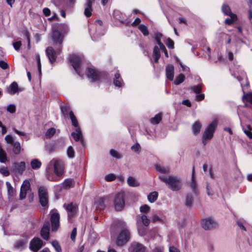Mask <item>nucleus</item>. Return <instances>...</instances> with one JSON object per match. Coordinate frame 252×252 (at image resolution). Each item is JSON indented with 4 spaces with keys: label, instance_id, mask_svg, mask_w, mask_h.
<instances>
[{
    "label": "nucleus",
    "instance_id": "11",
    "mask_svg": "<svg viewBox=\"0 0 252 252\" xmlns=\"http://www.w3.org/2000/svg\"><path fill=\"white\" fill-rule=\"evenodd\" d=\"M26 169V164L24 161L14 163L13 165L12 171L15 174L22 175Z\"/></svg>",
    "mask_w": 252,
    "mask_h": 252
},
{
    "label": "nucleus",
    "instance_id": "5",
    "mask_svg": "<svg viewBox=\"0 0 252 252\" xmlns=\"http://www.w3.org/2000/svg\"><path fill=\"white\" fill-rule=\"evenodd\" d=\"M69 61L76 73L80 76H82L81 74V58L78 56L73 54L70 55Z\"/></svg>",
    "mask_w": 252,
    "mask_h": 252
},
{
    "label": "nucleus",
    "instance_id": "51",
    "mask_svg": "<svg viewBox=\"0 0 252 252\" xmlns=\"http://www.w3.org/2000/svg\"><path fill=\"white\" fill-rule=\"evenodd\" d=\"M131 149L134 152L139 153L140 152L141 147L138 143H136L131 147Z\"/></svg>",
    "mask_w": 252,
    "mask_h": 252
},
{
    "label": "nucleus",
    "instance_id": "50",
    "mask_svg": "<svg viewBox=\"0 0 252 252\" xmlns=\"http://www.w3.org/2000/svg\"><path fill=\"white\" fill-rule=\"evenodd\" d=\"M67 154V156L70 158H72L74 157V151L73 148L71 146H70L68 148Z\"/></svg>",
    "mask_w": 252,
    "mask_h": 252
},
{
    "label": "nucleus",
    "instance_id": "40",
    "mask_svg": "<svg viewBox=\"0 0 252 252\" xmlns=\"http://www.w3.org/2000/svg\"><path fill=\"white\" fill-rule=\"evenodd\" d=\"M138 29L144 36H147L149 35V30L145 25L143 24L140 25Z\"/></svg>",
    "mask_w": 252,
    "mask_h": 252
},
{
    "label": "nucleus",
    "instance_id": "30",
    "mask_svg": "<svg viewBox=\"0 0 252 252\" xmlns=\"http://www.w3.org/2000/svg\"><path fill=\"white\" fill-rule=\"evenodd\" d=\"M162 119V114L159 113L150 119V122L153 125L158 124Z\"/></svg>",
    "mask_w": 252,
    "mask_h": 252
},
{
    "label": "nucleus",
    "instance_id": "39",
    "mask_svg": "<svg viewBox=\"0 0 252 252\" xmlns=\"http://www.w3.org/2000/svg\"><path fill=\"white\" fill-rule=\"evenodd\" d=\"M31 164L32 168L33 169H35L40 168L41 165V163L38 159H34L31 161Z\"/></svg>",
    "mask_w": 252,
    "mask_h": 252
},
{
    "label": "nucleus",
    "instance_id": "28",
    "mask_svg": "<svg viewBox=\"0 0 252 252\" xmlns=\"http://www.w3.org/2000/svg\"><path fill=\"white\" fill-rule=\"evenodd\" d=\"M230 18H226L224 21V23L227 25H232L237 20V15L235 14H231L229 15Z\"/></svg>",
    "mask_w": 252,
    "mask_h": 252
},
{
    "label": "nucleus",
    "instance_id": "55",
    "mask_svg": "<svg viewBox=\"0 0 252 252\" xmlns=\"http://www.w3.org/2000/svg\"><path fill=\"white\" fill-rule=\"evenodd\" d=\"M6 185L7 188V192L9 195H12L13 193V189L9 182H6Z\"/></svg>",
    "mask_w": 252,
    "mask_h": 252
},
{
    "label": "nucleus",
    "instance_id": "22",
    "mask_svg": "<svg viewBox=\"0 0 252 252\" xmlns=\"http://www.w3.org/2000/svg\"><path fill=\"white\" fill-rule=\"evenodd\" d=\"M20 91L18 84L16 82H13L7 89L8 94L13 95Z\"/></svg>",
    "mask_w": 252,
    "mask_h": 252
},
{
    "label": "nucleus",
    "instance_id": "47",
    "mask_svg": "<svg viewBox=\"0 0 252 252\" xmlns=\"http://www.w3.org/2000/svg\"><path fill=\"white\" fill-rule=\"evenodd\" d=\"M166 44L167 46L169 48L173 49L174 48V41L169 37H168L166 42Z\"/></svg>",
    "mask_w": 252,
    "mask_h": 252
},
{
    "label": "nucleus",
    "instance_id": "6",
    "mask_svg": "<svg viewBox=\"0 0 252 252\" xmlns=\"http://www.w3.org/2000/svg\"><path fill=\"white\" fill-rule=\"evenodd\" d=\"M38 197L40 204L42 207H48V193L47 189L44 187H40L38 190Z\"/></svg>",
    "mask_w": 252,
    "mask_h": 252
},
{
    "label": "nucleus",
    "instance_id": "62",
    "mask_svg": "<svg viewBox=\"0 0 252 252\" xmlns=\"http://www.w3.org/2000/svg\"><path fill=\"white\" fill-rule=\"evenodd\" d=\"M205 98V95L203 94H198L196 96L195 99L198 101L203 100Z\"/></svg>",
    "mask_w": 252,
    "mask_h": 252
},
{
    "label": "nucleus",
    "instance_id": "46",
    "mask_svg": "<svg viewBox=\"0 0 252 252\" xmlns=\"http://www.w3.org/2000/svg\"><path fill=\"white\" fill-rule=\"evenodd\" d=\"M126 226L125 223L121 220H118L116 222L114 227L116 229L124 228Z\"/></svg>",
    "mask_w": 252,
    "mask_h": 252
},
{
    "label": "nucleus",
    "instance_id": "29",
    "mask_svg": "<svg viewBox=\"0 0 252 252\" xmlns=\"http://www.w3.org/2000/svg\"><path fill=\"white\" fill-rule=\"evenodd\" d=\"M242 99L244 103H249L252 105V93L244 94Z\"/></svg>",
    "mask_w": 252,
    "mask_h": 252
},
{
    "label": "nucleus",
    "instance_id": "14",
    "mask_svg": "<svg viewBox=\"0 0 252 252\" xmlns=\"http://www.w3.org/2000/svg\"><path fill=\"white\" fill-rule=\"evenodd\" d=\"M96 0H86V3L85 4L84 14L87 17H90L92 16L93 11V4Z\"/></svg>",
    "mask_w": 252,
    "mask_h": 252
},
{
    "label": "nucleus",
    "instance_id": "56",
    "mask_svg": "<svg viewBox=\"0 0 252 252\" xmlns=\"http://www.w3.org/2000/svg\"><path fill=\"white\" fill-rule=\"evenodd\" d=\"M0 67L2 69H6L8 68V64L3 60L0 61Z\"/></svg>",
    "mask_w": 252,
    "mask_h": 252
},
{
    "label": "nucleus",
    "instance_id": "36",
    "mask_svg": "<svg viewBox=\"0 0 252 252\" xmlns=\"http://www.w3.org/2000/svg\"><path fill=\"white\" fill-rule=\"evenodd\" d=\"M193 202V198L191 195L187 194L186 199V206L188 207H190L192 205Z\"/></svg>",
    "mask_w": 252,
    "mask_h": 252
},
{
    "label": "nucleus",
    "instance_id": "34",
    "mask_svg": "<svg viewBox=\"0 0 252 252\" xmlns=\"http://www.w3.org/2000/svg\"><path fill=\"white\" fill-rule=\"evenodd\" d=\"M185 79V76L184 74L181 73L178 75L175 78L174 84L176 85H179L183 83Z\"/></svg>",
    "mask_w": 252,
    "mask_h": 252
},
{
    "label": "nucleus",
    "instance_id": "37",
    "mask_svg": "<svg viewBox=\"0 0 252 252\" xmlns=\"http://www.w3.org/2000/svg\"><path fill=\"white\" fill-rule=\"evenodd\" d=\"M157 171L159 172L160 173L163 174L168 173L170 171V169L169 167H161L159 165L156 164L155 165Z\"/></svg>",
    "mask_w": 252,
    "mask_h": 252
},
{
    "label": "nucleus",
    "instance_id": "44",
    "mask_svg": "<svg viewBox=\"0 0 252 252\" xmlns=\"http://www.w3.org/2000/svg\"><path fill=\"white\" fill-rule=\"evenodd\" d=\"M55 132L56 129L54 128H50L46 131L45 136L46 138H50L55 134Z\"/></svg>",
    "mask_w": 252,
    "mask_h": 252
},
{
    "label": "nucleus",
    "instance_id": "7",
    "mask_svg": "<svg viewBox=\"0 0 252 252\" xmlns=\"http://www.w3.org/2000/svg\"><path fill=\"white\" fill-rule=\"evenodd\" d=\"M130 238V233L126 229H124L118 236L116 244L119 246H122L126 244Z\"/></svg>",
    "mask_w": 252,
    "mask_h": 252
},
{
    "label": "nucleus",
    "instance_id": "49",
    "mask_svg": "<svg viewBox=\"0 0 252 252\" xmlns=\"http://www.w3.org/2000/svg\"><path fill=\"white\" fill-rule=\"evenodd\" d=\"M0 173L4 176H7L10 174L7 168L5 167H1L0 168Z\"/></svg>",
    "mask_w": 252,
    "mask_h": 252
},
{
    "label": "nucleus",
    "instance_id": "17",
    "mask_svg": "<svg viewBox=\"0 0 252 252\" xmlns=\"http://www.w3.org/2000/svg\"><path fill=\"white\" fill-rule=\"evenodd\" d=\"M131 252H145V247L139 243H133L130 247Z\"/></svg>",
    "mask_w": 252,
    "mask_h": 252
},
{
    "label": "nucleus",
    "instance_id": "52",
    "mask_svg": "<svg viewBox=\"0 0 252 252\" xmlns=\"http://www.w3.org/2000/svg\"><path fill=\"white\" fill-rule=\"evenodd\" d=\"M110 153L112 157L116 158H120L121 157L119 153L117 151L114 149H111L110 151Z\"/></svg>",
    "mask_w": 252,
    "mask_h": 252
},
{
    "label": "nucleus",
    "instance_id": "63",
    "mask_svg": "<svg viewBox=\"0 0 252 252\" xmlns=\"http://www.w3.org/2000/svg\"><path fill=\"white\" fill-rule=\"evenodd\" d=\"M61 110H70L71 108L69 104H63L60 106Z\"/></svg>",
    "mask_w": 252,
    "mask_h": 252
},
{
    "label": "nucleus",
    "instance_id": "57",
    "mask_svg": "<svg viewBox=\"0 0 252 252\" xmlns=\"http://www.w3.org/2000/svg\"><path fill=\"white\" fill-rule=\"evenodd\" d=\"M105 179L107 181H112L116 179V176L113 174H110L106 175Z\"/></svg>",
    "mask_w": 252,
    "mask_h": 252
},
{
    "label": "nucleus",
    "instance_id": "15",
    "mask_svg": "<svg viewBox=\"0 0 252 252\" xmlns=\"http://www.w3.org/2000/svg\"><path fill=\"white\" fill-rule=\"evenodd\" d=\"M46 53L51 63H54L56 61L57 55L54 48L51 46L47 47L46 50Z\"/></svg>",
    "mask_w": 252,
    "mask_h": 252
},
{
    "label": "nucleus",
    "instance_id": "20",
    "mask_svg": "<svg viewBox=\"0 0 252 252\" xmlns=\"http://www.w3.org/2000/svg\"><path fill=\"white\" fill-rule=\"evenodd\" d=\"M114 76L115 77L113 79V83L114 85L119 88L122 87L124 84V82L121 76L119 70L116 72Z\"/></svg>",
    "mask_w": 252,
    "mask_h": 252
},
{
    "label": "nucleus",
    "instance_id": "32",
    "mask_svg": "<svg viewBox=\"0 0 252 252\" xmlns=\"http://www.w3.org/2000/svg\"><path fill=\"white\" fill-rule=\"evenodd\" d=\"M12 145L13 153L16 155L19 154L21 150L20 143L19 142H15Z\"/></svg>",
    "mask_w": 252,
    "mask_h": 252
},
{
    "label": "nucleus",
    "instance_id": "10",
    "mask_svg": "<svg viewBox=\"0 0 252 252\" xmlns=\"http://www.w3.org/2000/svg\"><path fill=\"white\" fill-rule=\"evenodd\" d=\"M86 74L88 77L92 79V82H93L99 80L101 77V73L92 68H88Z\"/></svg>",
    "mask_w": 252,
    "mask_h": 252
},
{
    "label": "nucleus",
    "instance_id": "48",
    "mask_svg": "<svg viewBox=\"0 0 252 252\" xmlns=\"http://www.w3.org/2000/svg\"><path fill=\"white\" fill-rule=\"evenodd\" d=\"M52 245L56 250L57 252H62V248L59 243L57 241H54L52 242Z\"/></svg>",
    "mask_w": 252,
    "mask_h": 252
},
{
    "label": "nucleus",
    "instance_id": "24",
    "mask_svg": "<svg viewBox=\"0 0 252 252\" xmlns=\"http://www.w3.org/2000/svg\"><path fill=\"white\" fill-rule=\"evenodd\" d=\"M72 136L76 141H81L83 143L82 134L81 129L79 127H77L75 132H73L71 133Z\"/></svg>",
    "mask_w": 252,
    "mask_h": 252
},
{
    "label": "nucleus",
    "instance_id": "3",
    "mask_svg": "<svg viewBox=\"0 0 252 252\" xmlns=\"http://www.w3.org/2000/svg\"><path fill=\"white\" fill-rule=\"evenodd\" d=\"M159 178L173 191H178L182 188V181L179 178L172 176L166 178L160 176Z\"/></svg>",
    "mask_w": 252,
    "mask_h": 252
},
{
    "label": "nucleus",
    "instance_id": "26",
    "mask_svg": "<svg viewBox=\"0 0 252 252\" xmlns=\"http://www.w3.org/2000/svg\"><path fill=\"white\" fill-rule=\"evenodd\" d=\"M201 127V123L198 121H196L192 126V130L193 134L195 135L198 134L200 131Z\"/></svg>",
    "mask_w": 252,
    "mask_h": 252
},
{
    "label": "nucleus",
    "instance_id": "25",
    "mask_svg": "<svg viewBox=\"0 0 252 252\" xmlns=\"http://www.w3.org/2000/svg\"><path fill=\"white\" fill-rule=\"evenodd\" d=\"M190 186L192 189L194 193L196 194H198V191L197 189V183L195 180L194 177V167H193L192 176H191V182L190 184Z\"/></svg>",
    "mask_w": 252,
    "mask_h": 252
},
{
    "label": "nucleus",
    "instance_id": "19",
    "mask_svg": "<svg viewBox=\"0 0 252 252\" xmlns=\"http://www.w3.org/2000/svg\"><path fill=\"white\" fill-rule=\"evenodd\" d=\"M63 207L70 213V214L68 215V217L73 216L76 213L77 206L72 202L69 204H64Z\"/></svg>",
    "mask_w": 252,
    "mask_h": 252
},
{
    "label": "nucleus",
    "instance_id": "42",
    "mask_svg": "<svg viewBox=\"0 0 252 252\" xmlns=\"http://www.w3.org/2000/svg\"><path fill=\"white\" fill-rule=\"evenodd\" d=\"M190 89L196 94H200L202 89V84L193 86Z\"/></svg>",
    "mask_w": 252,
    "mask_h": 252
},
{
    "label": "nucleus",
    "instance_id": "61",
    "mask_svg": "<svg viewBox=\"0 0 252 252\" xmlns=\"http://www.w3.org/2000/svg\"><path fill=\"white\" fill-rule=\"evenodd\" d=\"M159 47V49L164 53L165 56L166 58H168L169 56L168 52L164 44H163L162 45H160Z\"/></svg>",
    "mask_w": 252,
    "mask_h": 252
},
{
    "label": "nucleus",
    "instance_id": "13",
    "mask_svg": "<svg viewBox=\"0 0 252 252\" xmlns=\"http://www.w3.org/2000/svg\"><path fill=\"white\" fill-rule=\"evenodd\" d=\"M217 223L212 219H204L202 221V226L205 230H209L215 228Z\"/></svg>",
    "mask_w": 252,
    "mask_h": 252
},
{
    "label": "nucleus",
    "instance_id": "9",
    "mask_svg": "<svg viewBox=\"0 0 252 252\" xmlns=\"http://www.w3.org/2000/svg\"><path fill=\"white\" fill-rule=\"evenodd\" d=\"M124 194L119 193L115 195L114 200V207L117 211H121L125 206Z\"/></svg>",
    "mask_w": 252,
    "mask_h": 252
},
{
    "label": "nucleus",
    "instance_id": "33",
    "mask_svg": "<svg viewBox=\"0 0 252 252\" xmlns=\"http://www.w3.org/2000/svg\"><path fill=\"white\" fill-rule=\"evenodd\" d=\"M96 206V208L97 210H101L103 209L105 207L104 205V200L103 198H99L95 203Z\"/></svg>",
    "mask_w": 252,
    "mask_h": 252
},
{
    "label": "nucleus",
    "instance_id": "38",
    "mask_svg": "<svg viewBox=\"0 0 252 252\" xmlns=\"http://www.w3.org/2000/svg\"><path fill=\"white\" fill-rule=\"evenodd\" d=\"M158 196V192L157 191H153L148 195V199L150 202L153 203L157 199Z\"/></svg>",
    "mask_w": 252,
    "mask_h": 252
},
{
    "label": "nucleus",
    "instance_id": "58",
    "mask_svg": "<svg viewBox=\"0 0 252 252\" xmlns=\"http://www.w3.org/2000/svg\"><path fill=\"white\" fill-rule=\"evenodd\" d=\"M141 22V19L139 18H136L134 21L131 24V26L133 27H135L139 25Z\"/></svg>",
    "mask_w": 252,
    "mask_h": 252
},
{
    "label": "nucleus",
    "instance_id": "60",
    "mask_svg": "<svg viewBox=\"0 0 252 252\" xmlns=\"http://www.w3.org/2000/svg\"><path fill=\"white\" fill-rule=\"evenodd\" d=\"M5 140L8 144H12L14 143L13 137L10 135H6L5 137Z\"/></svg>",
    "mask_w": 252,
    "mask_h": 252
},
{
    "label": "nucleus",
    "instance_id": "59",
    "mask_svg": "<svg viewBox=\"0 0 252 252\" xmlns=\"http://www.w3.org/2000/svg\"><path fill=\"white\" fill-rule=\"evenodd\" d=\"M76 234H77V229H76V227H75L72 230L71 234V235H70L71 239L73 242H74L75 240V238H76Z\"/></svg>",
    "mask_w": 252,
    "mask_h": 252
},
{
    "label": "nucleus",
    "instance_id": "64",
    "mask_svg": "<svg viewBox=\"0 0 252 252\" xmlns=\"http://www.w3.org/2000/svg\"><path fill=\"white\" fill-rule=\"evenodd\" d=\"M157 232V230L156 229L154 228L152 229L150 232V238L154 239Z\"/></svg>",
    "mask_w": 252,
    "mask_h": 252
},
{
    "label": "nucleus",
    "instance_id": "53",
    "mask_svg": "<svg viewBox=\"0 0 252 252\" xmlns=\"http://www.w3.org/2000/svg\"><path fill=\"white\" fill-rule=\"evenodd\" d=\"M140 210L142 213H148L150 210V207L147 205H144L140 207Z\"/></svg>",
    "mask_w": 252,
    "mask_h": 252
},
{
    "label": "nucleus",
    "instance_id": "27",
    "mask_svg": "<svg viewBox=\"0 0 252 252\" xmlns=\"http://www.w3.org/2000/svg\"><path fill=\"white\" fill-rule=\"evenodd\" d=\"M137 222H141L145 226L149 225L150 220L147 218L145 215H143L141 217H137Z\"/></svg>",
    "mask_w": 252,
    "mask_h": 252
},
{
    "label": "nucleus",
    "instance_id": "21",
    "mask_svg": "<svg viewBox=\"0 0 252 252\" xmlns=\"http://www.w3.org/2000/svg\"><path fill=\"white\" fill-rule=\"evenodd\" d=\"M174 66L172 64H168L166 67V76L167 78L172 81L174 78Z\"/></svg>",
    "mask_w": 252,
    "mask_h": 252
},
{
    "label": "nucleus",
    "instance_id": "8",
    "mask_svg": "<svg viewBox=\"0 0 252 252\" xmlns=\"http://www.w3.org/2000/svg\"><path fill=\"white\" fill-rule=\"evenodd\" d=\"M50 220L52 230L56 231L60 226V215L56 210H53L50 212Z\"/></svg>",
    "mask_w": 252,
    "mask_h": 252
},
{
    "label": "nucleus",
    "instance_id": "43",
    "mask_svg": "<svg viewBox=\"0 0 252 252\" xmlns=\"http://www.w3.org/2000/svg\"><path fill=\"white\" fill-rule=\"evenodd\" d=\"M72 182L71 179L65 180L63 183V188L65 189H69L72 186Z\"/></svg>",
    "mask_w": 252,
    "mask_h": 252
},
{
    "label": "nucleus",
    "instance_id": "2",
    "mask_svg": "<svg viewBox=\"0 0 252 252\" xmlns=\"http://www.w3.org/2000/svg\"><path fill=\"white\" fill-rule=\"evenodd\" d=\"M218 123V120L215 119L209 123L205 128L202 137V143L204 146L213 138Z\"/></svg>",
    "mask_w": 252,
    "mask_h": 252
},
{
    "label": "nucleus",
    "instance_id": "45",
    "mask_svg": "<svg viewBox=\"0 0 252 252\" xmlns=\"http://www.w3.org/2000/svg\"><path fill=\"white\" fill-rule=\"evenodd\" d=\"M69 115H70V117L71 120V121H72V125L75 127H78V125L77 121L74 115L73 114L72 111H70Z\"/></svg>",
    "mask_w": 252,
    "mask_h": 252
},
{
    "label": "nucleus",
    "instance_id": "4",
    "mask_svg": "<svg viewBox=\"0 0 252 252\" xmlns=\"http://www.w3.org/2000/svg\"><path fill=\"white\" fill-rule=\"evenodd\" d=\"M52 165L54 166L55 174L58 177L62 176L64 172V162L61 159L54 158L49 163L47 170L49 169Z\"/></svg>",
    "mask_w": 252,
    "mask_h": 252
},
{
    "label": "nucleus",
    "instance_id": "16",
    "mask_svg": "<svg viewBox=\"0 0 252 252\" xmlns=\"http://www.w3.org/2000/svg\"><path fill=\"white\" fill-rule=\"evenodd\" d=\"M30 189V182L25 180L23 183L20 193V198L21 199H23L26 198L27 192Z\"/></svg>",
    "mask_w": 252,
    "mask_h": 252
},
{
    "label": "nucleus",
    "instance_id": "41",
    "mask_svg": "<svg viewBox=\"0 0 252 252\" xmlns=\"http://www.w3.org/2000/svg\"><path fill=\"white\" fill-rule=\"evenodd\" d=\"M163 35L160 32H157L155 33V40L156 41L157 44L159 46L162 45L163 43L161 41V38Z\"/></svg>",
    "mask_w": 252,
    "mask_h": 252
},
{
    "label": "nucleus",
    "instance_id": "31",
    "mask_svg": "<svg viewBox=\"0 0 252 252\" xmlns=\"http://www.w3.org/2000/svg\"><path fill=\"white\" fill-rule=\"evenodd\" d=\"M127 183L130 187H135L139 186V183L133 177H129L127 179Z\"/></svg>",
    "mask_w": 252,
    "mask_h": 252
},
{
    "label": "nucleus",
    "instance_id": "54",
    "mask_svg": "<svg viewBox=\"0 0 252 252\" xmlns=\"http://www.w3.org/2000/svg\"><path fill=\"white\" fill-rule=\"evenodd\" d=\"M13 46L15 50L18 51L20 49V48L22 46L21 41H18L13 42Z\"/></svg>",
    "mask_w": 252,
    "mask_h": 252
},
{
    "label": "nucleus",
    "instance_id": "1",
    "mask_svg": "<svg viewBox=\"0 0 252 252\" xmlns=\"http://www.w3.org/2000/svg\"><path fill=\"white\" fill-rule=\"evenodd\" d=\"M69 28L68 26L64 23L56 24L52 32V39L54 43L59 44L62 47V44L63 42L64 34L68 33Z\"/></svg>",
    "mask_w": 252,
    "mask_h": 252
},
{
    "label": "nucleus",
    "instance_id": "23",
    "mask_svg": "<svg viewBox=\"0 0 252 252\" xmlns=\"http://www.w3.org/2000/svg\"><path fill=\"white\" fill-rule=\"evenodd\" d=\"M152 56L154 59L155 63H158L161 55L160 49L157 45L155 46L154 47Z\"/></svg>",
    "mask_w": 252,
    "mask_h": 252
},
{
    "label": "nucleus",
    "instance_id": "35",
    "mask_svg": "<svg viewBox=\"0 0 252 252\" xmlns=\"http://www.w3.org/2000/svg\"><path fill=\"white\" fill-rule=\"evenodd\" d=\"M221 10L223 14L226 16H229L231 14H234L232 13L230 7L226 4H223L222 6Z\"/></svg>",
    "mask_w": 252,
    "mask_h": 252
},
{
    "label": "nucleus",
    "instance_id": "12",
    "mask_svg": "<svg viewBox=\"0 0 252 252\" xmlns=\"http://www.w3.org/2000/svg\"><path fill=\"white\" fill-rule=\"evenodd\" d=\"M43 246L42 241L38 238H34L30 243V248L33 252H37Z\"/></svg>",
    "mask_w": 252,
    "mask_h": 252
},
{
    "label": "nucleus",
    "instance_id": "18",
    "mask_svg": "<svg viewBox=\"0 0 252 252\" xmlns=\"http://www.w3.org/2000/svg\"><path fill=\"white\" fill-rule=\"evenodd\" d=\"M49 225L50 224L48 221L45 222L41 230V235L45 240H48L49 239L50 230Z\"/></svg>",
    "mask_w": 252,
    "mask_h": 252
}]
</instances>
